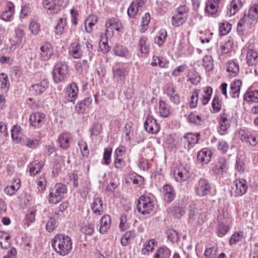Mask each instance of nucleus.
<instances>
[{
  "mask_svg": "<svg viewBox=\"0 0 258 258\" xmlns=\"http://www.w3.org/2000/svg\"><path fill=\"white\" fill-rule=\"evenodd\" d=\"M51 245L53 249L61 256L68 254L72 249L71 238L64 234L55 235L52 239Z\"/></svg>",
  "mask_w": 258,
  "mask_h": 258,
  "instance_id": "1",
  "label": "nucleus"
},
{
  "mask_svg": "<svg viewBox=\"0 0 258 258\" xmlns=\"http://www.w3.org/2000/svg\"><path fill=\"white\" fill-rule=\"evenodd\" d=\"M67 192V188L65 184L61 183H56L50 190L48 197L49 203L56 204L59 202Z\"/></svg>",
  "mask_w": 258,
  "mask_h": 258,
  "instance_id": "2",
  "label": "nucleus"
},
{
  "mask_svg": "<svg viewBox=\"0 0 258 258\" xmlns=\"http://www.w3.org/2000/svg\"><path fill=\"white\" fill-rule=\"evenodd\" d=\"M68 73V68L65 62H58L52 71L53 79L55 83H59L63 81Z\"/></svg>",
  "mask_w": 258,
  "mask_h": 258,
  "instance_id": "3",
  "label": "nucleus"
},
{
  "mask_svg": "<svg viewBox=\"0 0 258 258\" xmlns=\"http://www.w3.org/2000/svg\"><path fill=\"white\" fill-rule=\"evenodd\" d=\"M154 205L148 196H141L138 201L137 209L143 215L150 214L153 210Z\"/></svg>",
  "mask_w": 258,
  "mask_h": 258,
  "instance_id": "4",
  "label": "nucleus"
},
{
  "mask_svg": "<svg viewBox=\"0 0 258 258\" xmlns=\"http://www.w3.org/2000/svg\"><path fill=\"white\" fill-rule=\"evenodd\" d=\"M246 62L249 66L258 64V50L254 44L249 43L246 48Z\"/></svg>",
  "mask_w": 258,
  "mask_h": 258,
  "instance_id": "5",
  "label": "nucleus"
},
{
  "mask_svg": "<svg viewBox=\"0 0 258 258\" xmlns=\"http://www.w3.org/2000/svg\"><path fill=\"white\" fill-rule=\"evenodd\" d=\"M195 190L198 196L204 197L210 194L211 186L207 179L201 178L195 186Z\"/></svg>",
  "mask_w": 258,
  "mask_h": 258,
  "instance_id": "6",
  "label": "nucleus"
},
{
  "mask_svg": "<svg viewBox=\"0 0 258 258\" xmlns=\"http://www.w3.org/2000/svg\"><path fill=\"white\" fill-rule=\"evenodd\" d=\"M235 187L232 188V195L237 197L245 194L247 189L246 181L244 179H238L234 182Z\"/></svg>",
  "mask_w": 258,
  "mask_h": 258,
  "instance_id": "7",
  "label": "nucleus"
},
{
  "mask_svg": "<svg viewBox=\"0 0 258 258\" xmlns=\"http://www.w3.org/2000/svg\"><path fill=\"white\" fill-rule=\"evenodd\" d=\"M43 7L47 10V13L56 14L60 10L61 5L59 0H43Z\"/></svg>",
  "mask_w": 258,
  "mask_h": 258,
  "instance_id": "8",
  "label": "nucleus"
},
{
  "mask_svg": "<svg viewBox=\"0 0 258 258\" xmlns=\"http://www.w3.org/2000/svg\"><path fill=\"white\" fill-rule=\"evenodd\" d=\"M145 130L149 133L157 134L159 131V125L152 116L148 115L144 122Z\"/></svg>",
  "mask_w": 258,
  "mask_h": 258,
  "instance_id": "9",
  "label": "nucleus"
},
{
  "mask_svg": "<svg viewBox=\"0 0 258 258\" xmlns=\"http://www.w3.org/2000/svg\"><path fill=\"white\" fill-rule=\"evenodd\" d=\"M53 55V47L49 43H45L40 47V57L41 60L47 61Z\"/></svg>",
  "mask_w": 258,
  "mask_h": 258,
  "instance_id": "10",
  "label": "nucleus"
},
{
  "mask_svg": "<svg viewBox=\"0 0 258 258\" xmlns=\"http://www.w3.org/2000/svg\"><path fill=\"white\" fill-rule=\"evenodd\" d=\"M45 114L40 112L33 113L29 117L31 125L36 128L40 127L44 122Z\"/></svg>",
  "mask_w": 258,
  "mask_h": 258,
  "instance_id": "11",
  "label": "nucleus"
},
{
  "mask_svg": "<svg viewBox=\"0 0 258 258\" xmlns=\"http://www.w3.org/2000/svg\"><path fill=\"white\" fill-rule=\"evenodd\" d=\"M48 87L47 80H42L39 84L33 85L29 89L30 92L33 95H39L43 92Z\"/></svg>",
  "mask_w": 258,
  "mask_h": 258,
  "instance_id": "12",
  "label": "nucleus"
},
{
  "mask_svg": "<svg viewBox=\"0 0 258 258\" xmlns=\"http://www.w3.org/2000/svg\"><path fill=\"white\" fill-rule=\"evenodd\" d=\"M199 134H192L191 133H188L184 135L181 139V142L184 143V148L189 149L190 146L197 144L199 140Z\"/></svg>",
  "mask_w": 258,
  "mask_h": 258,
  "instance_id": "13",
  "label": "nucleus"
},
{
  "mask_svg": "<svg viewBox=\"0 0 258 258\" xmlns=\"http://www.w3.org/2000/svg\"><path fill=\"white\" fill-rule=\"evenodd\" d=\"M78 88L75 82H72L69 85L67 90V100L73 102L75 100L78 95Z\"/></svg>",
  "mask_w": 258,
  "mask_h": 258,
  "instance_id": "14",
  "label": "nucleus"
},
{
  "mask_svg": "<svg viewBox=\"0 0 258 258\" xmlns=\"http://www.w3.org/2000/svg\"><path fill=\"white\" fill-rule=\"evenodd\" d=\"M212 153L207 149L201 150L197 155V161L202 165L208 164L211 160Z\"/></svg>",
  "mask_w": 258,
  "mask_h": 258,
  "instance_id": "15",
  "label": "nucleus"
},
{
  "mask_svg": "<svg viewBox=\"0 0 258 258\" xmlns=\"http://www.w3.org/2000/svg\"><path fill=\"white\" fill-rule=\"evenodd\" d=\"M162 190L164 201L169 203L174 200L175 192L173 187L169 184H166L163 186Z\"/></svg>",
  "mask_w": 258,
  "mask_h": 258,
  "instance_id": "16",
  "label": "nucleus"
},
{
  "mask_svg": "<svg viewBox=\"0 0 258 258\" xmlns=\"http://www.w3.org/2000/svg\"><path fill=\"white\" fill-rule=\"evenodd\" d=\"M221 0H208L206 3L205 11L210 15L216 14L218 10Z\"/></svg>",
  "mask_w": 258,
  "mask_h": 258,
  "instance_id": "17",
  "label": "nucleus"
},
{
  "mask_svg": "<svg viewBox=\"0 0 258 258\" xmlns=\"http://www.w3.org/2000/svg\"><path fill=\"white\" fill-rule=\"evenodd\" d=\"M93 213L96 215H101L103 212V201L101 198L97 197L94 199L93 203L91 205Z\"/></svg>",
  "mask_w": 258,
  "mask_h": 258,
  "instance_id": "18",
  "label": "nucleus"
},
{
  "mask_svg": "<svg viewBox=\"0 0 258 258\" xmlns=\"http://www.w3.org/2000/svg\"><path fill=\"white\" fill-rule=\"evenodd\" d=\"M242 82L240 80H236L230 84L229 94L232 98H238L239 96Z\"/></svg>",
  "mask_w": 258,
  "mask_h": 258,
  "instance_id": "19",
  "label": "nucleus"
},
{
  "mask_svg": "<svg viewBox=\"0 0 258 258\" xmlns=\"http://www.w3.org/2000/svg\"><path fill=\"white\" fill-rule=\"evenodd\" d=\"M72 139L71 134L68 132L63 133L58 136L60 147L63 149H67L70 146V142Z\"/></svg>",
  "mask_w": 258,
  "mask_h": 258,
  "instance_id": "20",
  "label": "nucleus"
},
{
  "mask_svg": "<svg viewBox=\"0 0 258 258\" xmlns=\"http://www.w3.org/2000/svg\"><path fill=\"white\" fill-rule=\"evenodd\" d=\"M242 6L241 0H233L227 8V15L229 16L234 15Z\"/></svg>",
  "mask_w": 258,
  "mask_h": 258,
  "instance_id": "21",
  "label": "nucleus"
},
{
  "mask_svg": "<svg viewBox=\"0 0 258 258\" xmlns=\"http://www.w3.org/2000/svg\"><path fill=\"white\" fill-rule=\"evenodd\" d=\"M111 225V218L108 215H104L100 220V226L99 232L101 234L105 233Z\"/></svg>",
  "mask_w": 258,
  "mask_h": 258,
  "instance_id": "22",
  "label": "nucleus"
},
{
  "mask_svg": "<svg viewBox=\"0 0 258 258\" xmlns=\"http://www.w3.org/2000/svg\"><path fill=\"white\" fill-rule=\"evenodd\" d=\"M174 175L175 180L179 182L186 180L189 177V173L185 168L175 169Z\"/></svg>",
  "mask_w": 258,
  "mask_h": 258,
  "instance_id": "23",
  "label": "nucleus"
},
{
  "mask_svg": "<svg viewBox=\"0 0 258 258\" xmlns=\"http://www.w3.org/2000/svg\"><path fill=\"white\" fill-rule=\"evenodd\" d=\"M167 211L168 214L174 216L177 219H179L185 213L183 207L176 206L168 208Z\"/></svg>",
  "mask_w": 258,
  "mask_h": 258,
  "instance_id": "24",
  "label": "nucleus"
},
{
  "mask_svg": "<svg viewBox=\"0 0 258 258\" xmlns=\"http://www.w3.org/2000/svg\"><path fill=\"white\" fill-rule=\"evenodd\" d=\"M227 169V162L225 158H221L215 166L214 171L217 174H222L225 172Z\"/></svg>",
  "mask_w": 258,
  "mask_h": 258,
  "instance_id": "25",
  "label": "nucleus"
},
{
  "mask_svg": "<svg viewBox=\"0 0 258 258\" xmlns=\"http://www.w3.org/2000/svg\"><path fill=\"white\" fill-rule=\"evenodd\" d=\"M10 82L8 77L5 73L0 74V89L2 92L6 93L9 90Z\"/></svg>",
  "mask_w": 258,
  "mask_h": 258,
  "instance_id": "26",
  "label": "nucleus"
},
{
  "mask_svg": "<svg viewBox=\"0 0 258 258\" xmlns=\"http://www.w3.org/2000/svg\"><path fill=\"white\" fill-rule=\"evenodd\" d=\"M127 71L124 68H119L113 70L114 78H117L121 82H124L127 75Z\"/></svg>",
  "mask_w": 258,
  "mask_h": 258,
  "instance_id": "27",
  "label": "nucleus"
},
{
  "mask_svg": "<svg viewBox=\"0 0 258 258\" xmlns=\"http://www.w3.org/2000/svg\"><path fill=\"white\" fill-rule=\"evenodd\" d=\"M171 251L166 247H159L156 251L153 258H169Z\"/></svg>",
  "mask_w": 258,
  "mask_h": 258,
  "instance_id": "28",
  "label": "nucleus"
},
{
  "mask_svg": "<svg viewBox=\"0 0 258 258\" xmlns=\"http://www.w3.org/2000/svg\"><path fill=\"white\" fill-rule=\"evenodd\" d=\"M22 133L21 127L18 125H14L11 129V137L16 143L20 142L22 139Z\"/></svg>",
  "mask_w": 258,
  "mask_h": 258,
  "instance_id": "29",
  "label": "nucleus"
},
{
  "mask_svg": "<svg viewBox=\"0 0 258 258\" xmlns=\"http://www.w3.org/2000/svg\"><path fill=\"white\" fill-rule=\"evenodd\" d=\"M43 166L42 162H36V161L31 162L28 166V169L31 175H35L38 174Z\"/></svg>",
  "mask_w": 258,
  "mask_h": 258,
  "instance_id": "30",
  "label": "nucleus"
},
{
  "mask_svg": "<svg viewBox=\"0 0 258 258\" xmlns=\"http://www.w3.org/2000/svg\"><path fill=\"white\" fill-rule=\"evenodd\" d=\"M167 96L170 97V100L175 104H178L180 102V97L173 87H168L167 89Z\"/></svg>",
  "mask_w": 258,
  "mask_h": 258,
  "instance_id": "31",
  "label": "nucleus"
},
{
  "mask_svg": "<svg viewBox=\"0 0 258 258\" xmlns=\"http://www.w3.org/2000/svg\"><path fill=\"white\" fill-rule=\"evenodd\" d=\"M227 71L231 73L232 76H236L239 71L238 62L234 60H230L227 63Z\"/></svg>",
  "mask_w": 258,
  "mask_h": 258,
  "instance_id": "32",
  "label": "nucleus"
},
{
  "mask_svg": "<svg viewBox=\"0 0 258 258\" xmlns=\"http://www.w3.org/2000/svg\"><path fill=\"white\" fill-rule=\"evenodd\" d=\"M187 20V16H183L175 13L172 18V24L175 27H179L182 25Z\"/></svg>",
  "mask_w": 258,
  "mask_h": 258,
  "instance_id": "33",
  "label": "nucleus"
},
{
  "mask_svg": "<svg viewBox=\"0 0 258 258\" xmlns=\"http://www.w3.org/2000/svg\"><path fill=\"white\" fill-rule=\"evenodd\" d=\"M136 236L135 230H130L126 231L121 239V244L123 246H126L131 239H133Z\"/></svg>",
  "mask_w": 258,
  "mask_h": 258,
  "instance_id": "34",
  "label": "nucleus"
},
{
  "mask_svg": "<svg viewBox=\"0 0 258 258\" xmlns=\"http://www.w3.org/2000/svg\"><path fill=\"white\" fill-rule=\"evenodd\" d=\"M219 124L220 131L225 132L230 127V120L227 118L225 114L221 115L219 119Z\"/></svg>",
  "mask_w": 258,
  "mask_h": 258,
  "instance_id": "35",
  "label": "nucleus"
},
{
  "mask_svg": "<svg viewBox=\"0 0 258 258\" xmlns=\"http://www.w3.org/2000/svg\"><path fill=\"white\" fill-rule=\"evenodd\" d=\"M203 89L204 94L202 99V103L203 105H206L211 99L213 89L210 86L206 87Z\"/></svg>",
  "mask_w": 258,
  "mask_h": 258,
  "instance_id": "36",
  "label": "nucleus"
},
{
  "mask_svg": "<svg viewBox=\"0 0 258 258\" xmlns=\"http://www.w3.org/2000/svg\"><path fill=\"white\" fill-rule=\"evenodd\" d=\"M20 187V180L19 179H15L13 185L8 186L5 188V192L9 195H12Z\"/></svg>",
  "mask_w": 258,
  "mask_h": 258,
  "instance_id": "37",
  "label": "nucleus"
},
{
  "mask_svg": "<svg viewBox=\"0 0 258 258\" xmlns=\"http://www.w3.org/2000/svg\"><path fill=\"white\" fill-rule=\"evenodd\" d=\"M157 242L154 239L149 240L147 243L144 244V247L142 249V253L144 255L149 254L151 252H152L154 247Z\"/></svg>",
  "mask_w": 258,
  "mask_h": 258,
  "instance_id": "38",
  "label": "nucleus"
},
{
  "mask_svg": "<svg viewBox=\"0 0 258 258\" xmlns=\"http://www.w3.org/2000/svg\"><path fill=\"white\" fill-rule=\"evenodd\" d=\"M244 99L247 102H258V91L247 92L244 95Z\"/></svg>",
  "mask_w": 258,
  "mask_h": 258,
  "instance_id": "39",
  "label": "nucleus"
},
{
  "mask_svg": "<svg viewBox=\"0 0 258 258\" xmlns=\"http://www.w3.org/2000/svg\"><path fill=\"white\" fill-rule=\"evenodd\" d=\"M91 102L92 99L86 98L77 104L76 108L79 112H83L85 111V106L89 105Z\"/></svg>",
  "mask_w": 258,
  "mask_h": 258,
  "instance_id": "40",
  "label": "nucleus"
},
{
  "mask_svg": "<svg viewBox=\"0 0 258 258\" xmlns=\"http://www.w3.org/2000/svg\"><path fill=\"white\" fill-rule=\"evenodd\" d=\"M119 25L120 24L118 22H117L115 20L113 19H109L106 23V32H108L109 31V29L111 31H112L114 29L117 31H119Z\"/></svg>",
  "mask_w": 258,
  "mask_h": 258,
  "instance_id": "41",
  "label": "nucleus"
},
{
  "mask_svg": "<svg viewBox=\"0 0 258 258\" xmlns=\"http://www.w3.org/2000/svg\"><path fill=\"white\" fill-rule=\"evenodd\" d=\"M229 227L222 222H219L217 227V234L219 237L224 236L229 231Z\"/></svg>",
  "mask_w": 258,
  "mask_h": 258,
  "instance_id": "42",
  "label": "nucleus"
},
{
  "mask_svg": "<svg viewBox=\"0 0 258 258\" xmlns=\"http://www.w3.org/2000/svg\"><path fill=\"white\" fill-rule=\"evenodd\" d=\"M78 145L79 147L82 156L83 157H87L89 154V150L86 142L83 140L79 141Z\"/></svg>",
  "mask_w": 258,
  "mask_h": 258,
  "instance_id": "43",
  "label": "nucleus"
},
{
  "mask_svg": "<svg viewBox=\"0 0 258 258\" xmlns=\"http://www.w3.org/2000/svg\"><path fill=\"white\" fill-rule=\"evenodd\" d=\"M203 66L207 71H211L213 68V58L210 55H206L203 59Z\"/></svg>",
  "mask_w": 258,
  "mask_h": 258,
  "instance_id": "44",
  "label": "nucleus"
},
{
  "mask_svg": "<svg viewBox=\"0 0 258 258\" xmlns=\"http://www.w3.org/2000/svg\"><path fill=\"white\" fill-rule=\"evenodd\" d=\"M167 34L165 29H161L158 33V35L155 38V43L159 46H161L164 42Z\"/></svg>",
  "mask_w": 258,
  "mask_h": 258,
  "instance_id": "45",
  "label": "nucleus"
},
{
  "mask_svg": "<svg viewBox=\"0 0 258 258\" xmlns=\"http://www.w3.org/2000/svg\"><path fill=\"white\" fill-rule=\"evenodd\" d=\"M151 64L153 67L158 66L161 68H165L166 65V62L162 57L154 55L153 56L152 62Z\"/></svg>",
  "mask_w": 258,
  "mask_h": 258,
  "instance_id": "46",
  "label": "nucleus"
},
{
  "mask_svg": "<svg viewBox=\"0 0 258 258\" xmlns=\"http://www.w3.org/2000/svg\"><path fill=\"white\" fill-rule=\"evenodd\" d=\"M159 105L160 115L162 117H167L169 115V111L167 108V104L165 101L163 100H160L159 102Z\"/></svg>",
  "mask_w": 258,
  "mask_h": 258,
  "instance_id": "47",
  "label": "nucleus"
},
{
  "mask_svg": "<svg viewBox=\"0 0 258 258\" xmlns=\"http://www.w3.org/2000/svg\"><path fill=\"white\" fill-rule=\"evenodd\" d=\"M66 24V18H60L59 19L57 25L55 27V33L57 35H60L62 33Z\"/></svg>",
  "mask_w": 258,
  "mask_h": 258,
  "instance_id": "48",
  "label": "nucleus"
},
{
  "mask_svg": "<svg viewBox=\"0 0 258 258\" xmlns=\"http://www.w3.org/2000/svg\"><path fill=\"white\" fill-rule=\"evenodd\" d=\"M218 250L217 246L206 248L204 252L205 258H216Z\"/></svg>",
  "mask_w": 258,
  "mask_h": 258,
  "instance_id": "49",
  "label": "nucleus"
},
{
  "mask_svg": "<svg viewBox=\"0 0 258 258\" xmlns=\"http://www.w3.org/2000/svg\"><path fill=\"white\" fill-rule=\"evenodd\" d=\"M16 38L15 45L18 46H21L23 37L25 35L24 31L20 28H17L15 30Z\"/></svg>",
  "mask_w": 258,
  "mask_h": 258,
  "instance_id": "50",
  "label": "nucleus"
},
{
  "mask_svg": "<svg viewBox=\"0 0 258 258\" xmlns=\"http://www.w3.org/2000/svg\"><path fill=\"white\" fill-rule=\"evenodd\" d=\"M114 54L116 55L124 57L128 54V50L127 48L123 46L117 45L114 48Z\"/></svg>",
  "mask_w": 258,
  "mask_h": 258,
  "instance_id": "51",
  "label": "nucleus"
},
{
  "mask_svg": "<svg viewBox=\"0 0 258 258\" xmlns=\"http://www.w3.org/2000/svg\"><path fill=\"white\" fill-rule=\"evenodd\" d=\"M94 231V225L92 223L84 224L81 228V231L85 235H92Z\"/></svg>",
  "mask_w": 258,
  "mask_h": 258,
  "instance_id": "52",
  "label": "nucleus"
},
{
  "mask_svg": "<svg viewBox=\"0 0 258 258\" xmlns=\"http://www.w3.org/2000/svg\"><path fill=\"white\" fill-rule=\"evenodd\" d=\"M37 185V189L39 192H42L45 190L46 186V180L45 178L41 176L36 181Z\"/></svg>",
  "mask_w": 258,
  "mask_h": 258,
  "instance_id": "53",
  "label": "nucleus"
},
{
  "mask_svg": "<svg viewBox=\"0 0 258 258\" xmlns=\"http://www.w3.org/2000/svg\"><path fill=\"white\" fill-rule=\"evenodd\" d=\"M201 211L195 207V206L190 207L189 212V220L190 222H195L200 214Z\"/></svg>",
  "mask_w": 258,
  "mask_h": 258,
  "instance_id": "54",
  "label": "nucleus"
},
{
  "mask_svg": "<svg viewBox=\"0 0 258 258\" xmlns=\"http://www.w3.org/2000/svg\"><path fill=\"white\" fill-rule=\"evenodd\" d=\"M147 38L145 37H142L140 39L139 45L142 53H147L149 51V46L147 43Z\"/></svg>",
  "mask_w": 258,
  "mask_h": 258,
  "instance_id": "55",
  "label": "nucleus"
},
{
  "mask_svg": "<svg viewBox=\"0 0 258 258\" xmlns=\"http://www.w3.org/2000/svg\"><path fill=\"white\" fill-rule=\"evenodd\" d=\"M188 118L190 122L198 125H201L204 121V120L200 116L196 114L195 113H191L188 115Z\"/></svg>",
  "mask_w": 258,
  "mask_h": 258,
  "instance_id": "56",
  "label": "nucleus"
},
{
  "mask_svg": "<svg viewBox=\"0 0 258 258\" xmlns=\"http://www.w3.org/2000/svg\"><path fill=\"white\" fill-rule=\"evenodd\" d=\"M243 237V232L239 231L234 233L233 234H232L229 240V244L230 245L236 244L237 242L241 240Z\"/></svg>",
  "mask_w": 258,
  "mask_h": 258,
  "instance_id": "57",
  "label": "nucleus"
},
{
  "mask_svg": "<svg viewBox=\"0 0 258 258\" xmlns=\"http://www.w3.org/2000/svg\"><path fill=\"white\" fill-rule=\"evenodd\" d=\"M231 29V25L228 22L223 23L220 24L219 32L221 35L228 34Z\"/></svg>",
  "mask_w": 258,
  "mask_h": 258,
  "instance_id": "58",
  "label": "nucleus"
},
{
  "mask_svg": "<svg viewBox=\"0 0 258 258\" xmlns=\"http://www.w3.org/2000/svg\"><path fill=\"white\" fill-rule=\"evenodd\" d=\"M248 17L252 20L258 19V5H254L250 8Z\"/></svg>",
  "mask_w": 258,
  "mask_h": 258,
  "instance_id": "59",
  "label": "nucleus"
},
{
  "mask_svg": "<svg viewBox=\"0 0 258 258\" xmlns=\"http://www.w3.org/2000/svg\"><path fill=\"white\" fill-rule=\"evenodd\" d=\"M168 239L174 242L179 239L178 232L173 229H170L167 231Z\"/></svg>",
  "mask_w": 258,
  "mask_h": 258,
  "instance_id": "60",
  "label": "nucleus"
},
{
  "mask_svg": "<svg viewBox=\"0 0 258 258\" xmlns=\"http://www.w3.org/2000/svg\"><path fill=\"white\" fill-rule=\"evenodd\" d=\"M212 108L214 112H219L221 108V101L218 95H215L212 102Z\"/></svg>",
  "mask_w": 258,
  "mask_h": 258,
  "instance_id": "61",
  "label": "nucleus"
},
{
  "mask_svg": "<svg viewBox=\"0 0 258 258\" xmlns=\"http://www.w3.org/2000/svg\"><path fill=\"white\" fill-rule=\"evenodd\" d=\"M112 153V149L111 148H105L103 153V160L106 165H108L111 161V155Z\"/></svg>",
  "mask_w": 258,
  "mask_h": 258,
  "instance_id": "62",
  "label": "nucleus"
},
{
  "mask_svg": "<svg viewBox=\"0 0 258 258\" xmlns=\"http://www.w3.org/2000/svg\"><path fill=\"white\" fill-rule=\"evenodd\" d=\"M151 17L149 13H146L145 14L144 16L142 17V28L141 31L142 32H144L147 30L148 28V24L150 21Z\"/></svg>",
  "mask_w": 258,
  "mask_h": 258,
  "instance_id": "63",
  "label": "nucleus"
},
{
  "mask_svg": "<svg viewBox=\"0 0 258 258\" xmlns=\"http://www.w3.org/2000/svg\"><path fill=\"white\" fill-rule=\"evenodd\" d=\"M200 93L199 90H195L194 91L190 98L189 105L191 107H195L197 105L198 101V95Z\"/></svg>",
  "mask_w": 258,
  "mask_h": 258,
  "instance_id": "64",
  "label": "nucleus"
}]
</instances>
